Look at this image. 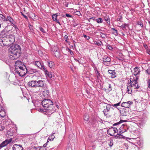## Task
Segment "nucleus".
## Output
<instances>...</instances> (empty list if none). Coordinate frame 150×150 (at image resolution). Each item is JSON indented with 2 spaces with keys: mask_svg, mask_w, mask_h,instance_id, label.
<instances>
[{
  "mask_svg": "<svg viewBox=\"0 0 150 150\" xmlns=\"http://www.w3.org/2000/svg\"><path fill=\"white\" fill-rule=\"evenodd\" d=\"M36 150H47L45 147L44 146L40 147V148H36Z\"/></svg>",
  "mask_w": 150,
  "mask_h": 150,
  "instance_id": "30",
  "label": "nucleus"
},
{
  "mask_svg": "<svg viewBox=\"0 0 150 150\" xmlns=\"http://www.w3.org/2000/svg\"><path fill=\"white\" fill-rule=\"evenodd\" d=\"M27 69L24 65H22L19 68L16 69V71L20 76H24L27 73Z\"/></svg>",
  "mask_w": 150,
  "mask_h": 150,
  "instance_id": "4",
  "label": "nucleus"
},
{
  "mask_svg": "<svg viewBox=\"0 0 150 150\" xmlns=\"http://www.w3.org/2000/svg\"><path fill=\"white\" fill-rule=\"evenodd\" d=\"M16 28H16H17V29H18V28Z\"/></svg>",
  "mask_w": 150,
  "mask_h": 150,
  "instance_id": "62",
  "label": "nucleus"
},
{
  "mask_svg": "<svg viewBox=\"0 0 150 150\" xmlns=\"http://www.w3.org/2000/svg\"><path fill=\"white\" fill-rule=\"evenodd\" d=\"M106 20V21H108V20L109 19H105Z\"/></svg>",
  "mask_w": 150,
  "mask_h": 150,
  "instance_id": "56",
  "label": "nucleus"
},
{
  "mask_svg": "<svg viewBox=\"0 0 150 150\" xmlns=\"http://www.w3.org/2000/svg\"><path fill=\"white\" fill-rule=\"evenodd\" d=\"M7 40L6 37L0 38V45L2 46H8Z\"/></svg>",
  "mask_w": 150,
  "mask_h": 150,
  "instance_id": "8",
  "label": "nucleus"
},
{
  "mask_svg": "<svg viewBox=\"0 0 150 150\" xmlns=\"http://www.w3.org/2000/svg\"><path fill=\"white\" fill-rule=\"evenodd\" d=\"M8 41H9V40H7V42H8Z\"/></svg>",
  "mask_w": 150,
  "mask_h": 150,
  "instance_id": "57",
  "label": "nucleus"
},
{
  "mask_svg": "<svg viewBox=\"0 0 150 150\" xmlns=\"http://www.w3.org/2000/svg\"><path fill=\"white\" fill-rule=\"evenodd\" d=\"M10 18H11L10 17L8 16L7 17V19H10Z\"/></svg>",
  "mask_w": 150,
  "mask_h": 150,
  "instance_id": "54",
  "label": "nucleus"
},
{
  "mask_svg": "<svg viewBox=\"0 0 150 150\" xmlns=\"http://www.w3.org/2000/svg\"><path fill=\"white\" fill-rule=\"evenodd\" d=\"M61 16L63 18H65V14L64 15V14H62L61 15Z\"/></svg>",
  "mask_w": 150,
  "mask_h": 150,
  "instance_id": "51",
  "label": "nucleus"
},
{
  "mask_svg": "<svg viewBox=\"0 0 150 150\" xmlns=\"http://www.w3.org/2000/svg\"><path fill=\"white\" fill-rule=\"evenodd\" d=\"M76 15H79L80 14V13L79 11H77L76 12Z\"/></svg>",
  "mask_w": 150,
  "mask_h": 150,
  "instance_id": "49",
  "label": "nucleus"
},
{
  "mask_svg": "<svg viewBox=\"0 0 150 150\" xmlns=\"http://www.w3.org/2000/svg\"><path fill=\"white\" fill-rule=\"evenodd\" d=\"M148 86L149 88H150V79L149 81Z\"/></svg>",
  "mask_w": 150,
  "mask_h": 150,
  "instance_id": "50",
  "label": "nucleus"
},
{
  "mask_svg": "<svg viewBox=\"0 0 150 150\" xmlns=\"http://www.w3.org/2000/svg\"><path fill=\"white\" fill-rule=\"evenodd\" d=\"M22 64V62L20 61H16L15 63V69L19 68L21 67V65Z\"/></svg>",
  "mask_w": 150,
  "mask_h": 150,
  "instance_id": "20",
  "label": "nucleus"
},
{
  "mask_svg": "<svg viewBox=\"0 0 150 150\" xmlns=\"http://www.w3.org/2000/svg\"><path fill=\"white\" fill-rule=\"evenodd\" d=\"M98 19H102V18H98Z\"/></svg>",
  "mask_w": 150,
  "mask_h": 150,
  "instance_id": "58",
  "label": "nucleus"
},
{
  "mask_svg": "<svg viewBox=\"0 0 150 150\" xmlns=\"http://www.w3.org/2000/svg\"><path fill=\"white\" fill-rule=\"evenodd\" d=\"M6 115V112L3 106L0 105V116L3 117H4Z\"/></svg>",
  "mask_w": 150,
  "mask_h": 150,
  "instance_id": "10",
  "label": "nucleus"
},
{
  "mask_svg": "<svg viewBox=\"0 0 150 150\" xmlns=\"http://www.w3.org/2000/svg\"><path fill=\"white\" fill-rule=\"evenodd\" d=\"M123 121L121 120L119 122H117V123H114V124H113V126H115V125H118L119 124H120L121 123H122V122H123Z\"/></svg>",
  "mask_w": 150,
  "mask_h": 150,
  "instance_id": "34",
  "label": "nucleus"
},
{
  "mask_svg": "<svg viewBox=\"0 0 150 150\" xmlns=\"http://www.w3.org/2000/svg\"><path fill=\"white\" fill-rule=\"evenodd\" d=\"M42 94L45 97H47L49 94V92L46 90L43 92Z\"/></svg>",
  "mask_w": 150,
  "mask_h": 150,
  "instance_id": "25",
  "label": "nucleus"
},
{
  "mask_svg": "<svg viewBox=\"0 0 150 150\" xmlns=\"http://www.w3.org/2000/svg\"><path fill=\"white\" fill-rule=\"evenodd\" d=\"M89 19H92V18H90Z\"/></svg>",
  "mask_w": 150,
  "mask_h": 150,
  "instance_id": "60",
  "label": "nucleus"
},
{
  "mask_svg": "<svg viewBox=\"0 0 150 150\" xmlns=\"http://www.w3.org/2000/svg\"><path fill=\"white\" fill-rule=\"evenodd\" d=\"M21 51L19 45L16 44L11 46L9 49V58L13 60L16 59L20 56Z\"/></svg>",
  "mask_w": 150,
  "mask_h": 150,
  "instance_id": "2",
  "label": "nucleus"
},
{
  "mask_svg": "<svg viewBox=\"0 0 150 150\" xmlns=\"http://www.w3.org/2000/svg\"><path fill=\"white\" fill-rule=\"evenodd\" d=\"M40 69L44 70L45 74L47 73V72H48V71L46 70V68L45 67L44 65L43 64L42 65V68Z\"/></svg>",
  "mask_w": 150,
  "mask_h": 150,
  "instance_id": "32",
  "label": "nucleus"
},
{
  "mask_svg": "<svg viewBox=\"0 0 150 150\" xmlns=\"http://www.w3.org/2000/svg\"><path fill=\"white\" fill-rule=\"evenodd\" d=\"M100 35L101 36L102 38H105L106 37V35L102 33H100Z\"/></svg>",
  "mask_w": 150,
  "mask_h": 150,
  "instance_id": "35",
  "label": "nucleus"
},
{
  "mask_svg": "<svg viewBox=\"0 0 150 150\" xmlns=\"http://www.w3.org/2000/svg\"><path fill=\"white\" fill-rule=\"evenodd\" d=\"M108 72L109 74H110V76L112 78H113L116 76V74L114 71L111 70H109L108 71Z\"/></svg>",
  "mask_w": 150,
  "mask_h": 150,
  "instance_id": "16",
  "label": "nucleus"
},
{
  "mask_svg": "<svg viewBox=\"0 0 150 150\" xmlns=\"http://www.w3.org/2000/svg\"><path fill=\"white\" fill-rule=\"evenodd\" d=\"M126 126L125 125L123 124L119 128V131L121 133H123L127 131L126 129L125 128Z\"/></svg>",
  "mask_w": 150,
  "mask_h": 150,
  "instance_id": "12",
  "label": "nucleus"
},
{
  "mask_svg": "<svg viewBox=\"0 0 150 150\" xmlns=\"http://www.w3.org/2000/svg\"><path fill=\"white\" fill-rule=\"evenodd\" d=\"M41 103L44 109H40V110L45 112V114H52L56 111L53 103L50 99H44Z\"/></svg>",
  "mask_w": 150,
  "mask_h": 150,
  "instance_id": "1",
  "label": "nucleus"
},
{
  "mask_svg": "<svg viewBox=\"0 0 150 150\" xmlns=\"http://www.w3.org/2000/svg\"><path fill=\"white\" fill-rule=\"evenodd\" d=\"M108 48L110 50H112L113 49L112 47L110 45H108Z\"/></svg>",
  "mask_w": 150,
  "mask_h": 150,
  "instance_id": "41",
  "label": "nucleus"
},
{
  "mask_svg": "<svg viewBox=\"0 0 150 150\" xmlns=\"http://www.w3.org/2000/svg\"><path fill=\"white\" fill-rule=\"evenodd\" d=\"M110 142L109 143V145L110 147L112 146L113 145V141L112 139H110Z\"/></svg>",
  "mask_w": 150,
  "mask_h": 150,
  "instance_id": "33",
  "label": "nucleus"
},
{
  "mask_svg": "<svg viewBox=\"0 0 150 150\" xmlns=\"http://www.w3.org/2000/svg\"><path fill=\"white\" fill-rule=\"evenodd\" d=\"M146 72L147 73H148V71H146Z\"/></svg>",
  "mask_w": 150,
  "mask_h": 150,
  "instance_id": "61",
  "label": "nucleus"
},
{
  "mask_svg": "<svg viewBox=\"0 0 150 150\" xmlns=\"http://www.w3.org/2000/svg\"><path fill=\"white\" fill-rule=\"evenodd\" d=\"M110 107V105H108L106 106V108H105L103 110V112L105 116H107L108 115V112L109 111Z\"/></svg>",
  "mask_w": 150,
  "mask_h": 150,
  "instance_id": "14",
  "label": "nucleus"
},
{
  "mask_svg": "<svg viewBox=\"0 0 150 150\" xmlns=\"http://www.w3.org/2000/svg\"><path fill=\"white\" fill-rule=\"evenodd\" d=\"M89 119V116L87 114H86L84 115V119L86 121H88Z\"/></svg>",
  "mask_w": 150,
  "mask_h": 150,
  "instance_id": "29",
  "label": "nucleus"
},
{
  "mask_svg": "<svg viewBox=\"0 0 150 150\" xmlns=\"http://www.w3.org/2000/svg\"><path fill=\"white\" fill-rule=\"evenodd\" d=\"M28 85L31 87L35 88L34 90V92L38 93L41 91L40 88L44 86V81L42 80H33L28 83Z\"/></svg>",
  "mask_w": 150,
  "mask_h": 150,
  "instance_id": "3",
  "label": "nucleus"
},
{
  "mask_svg": "<svg viewBox=\"0 0 150 150\" xmlns=\"http://www.w3.org/2000/svg\"><path fill=\"white\" fill-rule=\"evenodd\" d=\"M98 23H101L103 22V19H96Z\"/></svg>",
  "mask_w": 150,
  "mask_h": 150,
  "instance_id": "40",
  "label": "nucleus"
},
{
  "mask_svg": "<svg viewBox=\"0 0 150 150\" xmlns=\"http://www.w3.org/2000/svg\"><path fill=\"white\" fill-rule=\"evenodd\" d=\"M83 37L85 38L87 40H88L90 39V37L88 36H87L86 35H83Z\"/></svg>",
  "mask_w": 150,
  "mask_h": 150,
  "instance_id": "39",
  "label": "nucleus"
},
{
  "mask_svg": "<svg viewBox=\"0 0 150 150\" xmlns=\"http://www.w3.org/2000/svg\"><path fill=\"white\" fill-rule=\"evenodd\" d=\"M4 18H5L4 16L2 14H0V19H4Z\"/></svg>",
  "mask_w": 150,
  "mask_h": 150,
  "instance_id": "44",
  "label": "nucleus"
},
{
  "mask_svg": "<svg viewBox=\"0 0 150 150\" xmlns=\"http://www.w3.org/2000/svg\"><path fill=\"white\" fill-rule=\"evenodd\" d=\"M33 64L35 65L36 66L40 68H42V64H41V63L39 61H36L33 62Z\"/></svg>",
  "mask_w": 150,
  "mask_h": 150,
  "instance_id": "15",
  "label": "nucleus"
},
{
  "mask_svg": "<svg viewBox=\"0 0 150 150\" xmlns=\"http://www.w3.org/2000/svg\"><path fill=\"white\" fill-rule=\"evenodd\" d=\"M54 134L55 133H54L52 135H51V136H50L49 137V138H48V140H53L55 138V136L53 135V134Z\"/></svg>",
  "mask_w": 150,
  "mask_h": 150,
  "instance_id": "28",
  "label": "nucleus"
},
{
  "mask_svg": "<svg viewBox=\"0 0 150 150\" xmlns=\"http://www.w3.org/2000/svg\"><path fill=\"white\" fill-rule=\"evenodd\" d=\"M108 90L109 91H110L112 90V87L111 86V85L110 84H108Z\"/></svg>",
  "mask_w": 150,
  "mask_h": 150,
  "instance_id": "38",
  "label": "nucleus"
},
{
  "mask_svg": "<svg viewBox=\"0 0 150 150\" xmlns=\"http://www.w3.org/2000/svg\"><path fill=\"white\" fill-rule=\"evenodd\" d=\"M37 71V70L36 69H30L29 70L28 72H29V73H30L33 74V73H34L36 72Z\"/></svg>",
  "mask_w": 150,
  "mask_h": 150,
  "instance_id": "26",
  "label": "nucleus"
},
{
  "mask_svg": "<svg viewBox=\"0 0 150 150\" xmlns=\"http://www.w3.org/2000/svg\"><path fill=\"white\" fill-rule=\"evenodd\" d=\"M6 38L7 39V40H9L8 42L7 43L8 46L13 44L15 41L14 37L12 35L7 36Z\"/></svg>",
  "mask_w": 150,
  "mask_h": 150,
  "instance_id": "6",
  "label": "nucleus"
},
{
  "mask_svg": "<svg viewBox=\"0 0 150 150\" xmlns=\"http://www.w3.org/2000/svg\"><path fill=\"white\" fill-rule=\"evenodd\" d=\"M35 150H36V148H35Z\"/></svg>",
  "mask_w": 150,
  "mask_h": 150,
  "instance_id": "59",
  "label": "nucleus"
},
{
  "mask_svg": "<svg viewBox=\"0 0 150 150\" xmlns=\"http://www.w3.org/2000/svg\"><path fill=\"white\" fill-rule=\"evenodd\" d=\"M11 142V139L6 140L3 142L1 144H0V148H1L6 146L8 144L10 143Z\"/></svg>",
  "mask_w": 150,
  "mask_h": 150,
  "instance_id": "11",
  "label": "nucleus"
},
{
  "mask_svg": "<svg viewBox=\"0 0 150 150\" xmlns=\"http://www.w3.org/2000/svg\"><path fill=\"white\" fill-rule=\"evenodd\" d=\"M46 75V76L50 78H52V73L48 71L45 74Z\"/></svg>",
  "mask_w": 150,
  "mask_h": 150,
  "instance_id": "24",
  "label": "nucleus"
},
{
  "mask_svg": "<svg viewBox=\"0 0 150 150\" xmlns=\"http://www.w3.org/2000/svg\"><path fill=\"white\" fill-rule=\"evenodd\" d=\"M111 60L110 58L106 55L104 56L103 58V61L104 62H110Z\"/></svg>",
  "mask_w": 150,
  "mask_h": 150,
  "instance_id": "18",
  "label": "nucleus"
},
{
  "mask_svg": "<svg viewBox=\"0 0 150 150\" xmlns=\"http://www.w3.org/2000/svg\"><path fill=\"white\" fill-rule=\"evenodd\" d=\"M112 30L114 31V32H113V33L115 35H117L118 31L117 30H116L115 28H112Z\"/></svg>",
  "mask_w": 150,
  "mask_h": 150,
  "instance_id": "31",
  "label": "nucleus"
},
{
  "mask_svg": "<svg viewBox=\"0 0 150 150\" xmlns=\"http://www.w3.org/2000/svg\"><path fill=\"white\" fill-rule=\"evenodd\" d=\"M64 39H65V41L67 42V40L68 39V38L67 36L65 35L64 36Z\"/></svg>",
  "mask_w": 150,
  "mask_h": 150,
  "instance_id": "42",
  "label": "nucleus"
},
{
  "mask_svg": "<svg viewBox=\"0 0 150 150\" xmlns=\"http://www.w3.org/2000/svg\"><path fill=\"white\" fill-rule=\"evenodd\" d=\"M54 21H56L57 23H58L59 25H60V23L59 22V19H53Z\"/></svg>",
  "mask_w": 150,
  "mask_h": 150,
  "instance_id": "43",
  "label": "nucleus"
},
{
  "mask_svg": "<svg viewBox=\"0 0 150 150\" xmlns=\"http://www.w3.org/2000/svg\"><path fill=\"white\" fill-rule=\"evenodd\" d=\"M12 149L13 150H23V148L20 145L14 144Z\"/></svg>",
  "mask_w": 150,
  "mask_h": 150,
  "instance_id": "13",
  "label": "nucleus"
},
{
  "mask_svg": "<svg viewBox=\"0 0 150 150\" xmlns=\"http://www.w3.org/2000/svg\"><path fill=\"white\" fill-rule=\"evenodd\" d=\"M28 26L30 28V29H32V26L30 25V24H28Z\"/></svg>",
  "mask_w": 150,
  "mask_h": 150,
  "instance_id": "48",
  "label": "nucleus"
},
{
  "mask_svg": "<svg viewBox=\"0 0 150 150\" xmlns=\"http://www.w3.org/2000/svg\"><path fill=\"white\" fill-rule=\"evenodd\" d=\"M68 50H69V51L70 52L71 54V55H72L73 54V52H72V51L71 50H70L69 49H68Z\"/></svg>",
  "mask_w": 150,
  "mask_h": 150,
  "instance_id": "47",
  "label": "nucleus"
},
{
  "mask_svg": "<svg viewBox=\"0 0 150 150\" xmlns=\"http://www.w3.org/2000/svg\"><path fill=\"white\" fill-rule=\"evenodd\" d=\"M118 131L116 128L111 127L107 130V133L110 136H113Z\"/></svg>",
  "mask_w": 150,
  "mask_h": 150,
  "instance_id": "7",
  "label": "nucleus"
},
{
  "mask_svg": "<svg viewBox=\"0 0 150 150\" xmlns=\"http://www.w3.org/2000/svg\"><path fill=\"white\" fill-rule=\"evenodd\" d=\"M133 89L130 85H128L127 88V92L128 94H131Z\"/></svg>",
  "mask_w": 150,
  "mask_h": 150,
  "instance_id": "17",
  "label": "nucleus"
},
{
  "mask_svg": "<svg viewBox=\"0 0 150 150\" xmlns=\"http://www.w3.org/2000/svg\"><path fill=\"white\" fill-rule=\"evenodd\" d=\"M7 19H6V21H7Z\"/></svg>",
  "mask_w": 150,
  "mask_h": 150,
  "instance_id": "63",
  "label": "nucleus"
},
{
  "mask_svg": "<svg viewBox=\"0 0 150 150\" xmlns=\"http://www.w3.org/2000/svg\"><path fill=\"white\" fill-rule=\"evenodd\" d=\"M48 64L49 66L51 68L54 65V63L51 61H48Z\"/></svg>",
  "mask_w": 150,
  "mask_h": 150,
  "instance_id": "27",
  "label": "nucleus"
},
{
  "mask_svg": "<svg viewBox=\"0 0 150 150\" xmlns=\"http://www.w3.org/2000/svg\"><path fill=\"white\" fill-rule=\"evenodd\" d=\"M133 102L131 101H129L127 102H124L122 103L121 105L124 107L125 108H129L130 105L132 104Z\"/></svg>",
  "mask_w": 150,
  "mask_h": 150,
  "instance_id": "9",
  "label": "nucleus"
},
{
  "mask_svg": "<svg viewBox=\"0 0 150 150\" xmlns=\"http://www.w3.org/2000/svg\"><path fill=\"white\" fill-rule=\"evenodd\" d=\"M120 104V103L119 102L115 104H112L111 105L113 107H117Z\"/></svg>",
  "mask_w": 150,
  "mask_h": 150,
  "instance_id": "36",
  "label": "nucleus"
},
{
  "mask_svg": "<svg viewBox=\"0 0 150 150\" xmlns=\"http://www.w3.org/2000/svg\"><path fill=\"white\" fill-rule=\"evenodd\" d=\"M140 72V71L138 67H135L133 71V74L135 76L138 74Z\"/></svg>",
  "mask_w": 150,
  "mask_h": 150,
  "instance_id": "19",
  "label": "nucleus"
},
{
  "mask_svg": "<svg viewBox=\"0 0 150 150\" xmlns=\"http://www.w3.org/2000/svg\"><path fill=\"white\" fill-rule=\"evenodd\" d=\"M56 107L58 108H59V106L58 105H56Z\"/></svg>",
  "mask_w": 150,
  "mask_h": 150,
  "instance_id": "55",
  "label": "nucleus"
},
{
  "mask_svg": "<svg viewBox=\"0 0 150 150\" xmlns=\"http://www.w3.org/2000/svg\"><path fill=\"white\" fill-rule=\"evenodd\" d=\"M147 53L150 55V49L147 51Z\"/></svg>",
  "mask_w": 150,
  "mask_h": 150,
  "instance_id": "52",
  "label": "nucleus"
},
{
  "mask_svg": "<svg viewBox=\"0 0 150 150\" xmlns=\"http://www.w3.org/2000/svg\"><path fill=\"white\" fill-rule=\"evenodd\" d=\"M54 54L55 57L57 58H58L60 56V53L59 51L57 50L56 51H54Z\"/></svg>",
  "mask_w": 150,
  "mask_h": 150,
  "instance_id": "22",
  "label": "nucleus"
},
{
  "mask_svg": "<svg viewBox=\"0 0 150 150\" xmlns=\"http://www.w3.org/2000/svg\"><path fill=\"white\" fill-rule=\"evenodd\" d=\"M23 15L24 17L26 19H28V18L25 15H23V14H22Z\"/></svg>",
  "mask_w": 150,
  "mask_h": 150,
  "instance_id": "53",
  "label": "nucleus"
},
{
  "mask_svg": "<svg viewBox=\"0 0 150 150\" xmlns=\"http://www.w3.org/2000/svg\"><path fill=\"white\" fill-rule=\"evenodd\" d=\"M135 77V79L134 78V80L132 81L131 80V79L130 78V82L129 85L132 87V88H133L134 89H138L139 88L137 83V80L138 79V78L137 76H136Z\"/></svg>",
  "mask_w": 150,
  "mask_h": 150,
  "instance_id": "5",
  "label": "nucleus"
},
{
  "mask_svg": "<svg viewBox=\"0 0 150 150\" xmlns=\"http://www.w3.org/2000/svg\"><path fill=\"white\" fill-rule=\"evenodd\" d=\"M137 24H138V25H140V26L141 27H143V24L142 23H139V22H138Z\"/></svg>",
  "mask_w": 150,
  "mask_h": 150,
  "instance_id": "46",
  "label": "nucleus"
},
{
  "mask_svg": "<svg viewBox=\"0 0 150 150\" xmlns=\"http://www.w3.org/2000/svg\"><path fill=\"white\" fill-rule=\"evenodd\" d=\"M65 16L68 18H73L71 15L68 13H66L65 14Z\"/></svg>",
  "mask_w": 150,
  "mask_h": 150,
  "instance_id": "37",
  "label": "nucleus"
},
{
  "mask_svg": "<svg viewBox=\"0 0 150 150\" xmlns=\"http://www.w3.org/2000/svg\"><path fill=\"white\" fill-rule=\"evenodd\" d=\"M115 138L116 139H122L124 138V137L123 135L118 133L115 136Z\"/></svg>",
  "mask_w": 150,
  "mask_h": 150,
  "instance_id": "21",
  "label": "nucleus"
},
{
  "mask_svg": "<svg viewBox=\"0 0 150 150\" xmlns=\"http://www.w3.org/2000/svg\"><path fill=\"white\" fill-rule=\"evenodd\" d=\"M60 15V13H57L53 14L52 16V19H57V17Z\"/></svg>",
  "mask_w": 150,
  "mask_h": 150,
  "instance_id": "23",
  "label": "nucleus"
},
{
  "mask_svg": "<svg viewBox=\"0 0 150 150\" xmlns=\"http://www.w3.org/2000/svg\"><path fill=\"white\" fill-rule=\"evenodd\" d=\"M40 30L42 32L44 33L45 32L43 28H40Z\"/></svg>",
  "mask_w": 150,
  "mask_h": 150,
  "instance_id": "45",
  "label": "nucleus"
}]
</instances>
